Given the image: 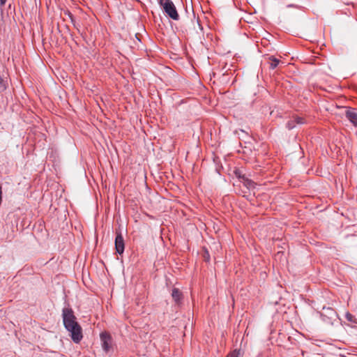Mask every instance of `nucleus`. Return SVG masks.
<instances>
[{
	"mask_svg": "<svg viewBox=\"0 0 357 357\" xmlns=\"http://www.w3.org/2000/svg\"><path fill=\"white\" fill-rule=\"evenodd\" d=\"M6 0H0V6H3L5 5Z\"/></svg>",
	"mask_w": 357,
	"mask_h": 357,
	"instance_id": "obj_13",
	"label": "nucleus"
},
{
	"mask_svg": "<svg viewBox=\"0 0 357 357\" xmlns=\"http://www.w3.org/2000/svg\"><path fill=\"white\" fill-rule=\"evenodd\" d=\"M345 319L347 321L350 322L351 324H357L356 317L349 312H347L345 314Z\"/></svg>",
	"mask_w": 357,
	"mask_h": 357,
	"instance_id": "obj_9",
	"label": "nucleus"
},
{
	"mask_svg": "<svg viewBox=\"0 0 357 357\" xmlns=\"http://www.w3.org/2000/svg\"><path fill=\"white\" fill-rule=\"evenodd\" d=\"M172 298L174 299V301L177 304H178L183 298V294H182L181 291L177 288H174L172 289Z\"/></svg>",
	"mask_w": 357,
	"mask_h": 357,
	"instance_id": "obj_7",
	"label": "nucleus"
},
{
	"mask_svg": "<svg viewBox=\"0 0 357 357\" xmlns=\"http://www.w3.org/2000/svg\"><path fill=\"white\" fill-rule=\"evenodd\" d=\"M1 201H2V187H1V185L0 184V204H1Z\"/></svg>",
	"mask_w": 357,
	"mask_h": 357,
	"instance_id": "obj_12",
	"label": "nucleus"
},
{
	"mask_svg": "<svg viewBox=\"0 0 357 357\" xmlns=\"http://www.w3.org/2000/svg\"><path fill=\"white\" fill-rule=\"evenodd\" d=\"M241 351L240 350H234L231 353H229L227 357H240Z\"/></svg>",
	"mask_w": 357,
	"mask_h": 357,
	"instance_id": "obj_11",
	"label": "nucleus"
},
{
	"mask_svg": "<svg viewBox=\"0 0 357 357\" xmlns=\"http://www.w3.org/2000/svg\"><path fill=\"white\" fill-rule=\"evenodd\" d=\"M345 116L355 127H357V112L354 109H347Z\"/></svg>",
	"mask_w": 357,
	"mask_h": 357,
	"instance_id": "obj_6",
	"label": "nucleus"
},
{
	"mask_svg": "<svg viewBox=\"0 0 357 357\" xmlns=\"http://www.w3.org/2000/svg\"><path fill=\"white\" fill-rule=\"evenodd\" d=\"M62 317L66 329L70 333L71 339L75 343H79L82 337V329L76 321L73 310L64 307L62 310Z\"/></svg>",
	"mask_w": 357,
	"mask_h": 357,
	"instance_id": "obj_1",
	"label": "nucleus"
},
{
	"mask_svg": "<svg viewBox=\"0 0 357 357\" xmlns=\"http://www.w3.org/2000/svg\"><path fill=\"white\" fill-rule=\"evenodd\" d=\"M306 123V120L301 116L294 115L291 118L288 120L286 123V128L289 130H292L296 127V125H301Z\"/></svg>",
	"mask_w": 357,
	"mask_h": 357,
	"instance_id": "obj_3",
	"label": "nucleus"
},
{
	"mask_svg": "<svg viewBox=\"0 0 357 357\" xmlns=\"http://www.w3.org/2000/svg\"><path fill=\"white\" fill-rule=\"evenodd\" d=\"M100 340L102 342V347L106 352L109 351L112 347V337L107 333H102L100 334Z\"/></svg>",
	"mask_w": 357,
	"mask_h": 357,
	"instance_id": "obj_4",
	"label": "nucleus"
},
{
	"mask_svg": "<svg viewBox=\"0 0 357 357\" xmlns=\"http://www.w3.org/2000/svg\"><path fill=\"white\" fill-rule=\"evenodd\" d=\"M244 184L248 189L255 188V183L251 180L245 179L244 181Z\"/></svg>",
	"mask_w": 357,
	"mask_h": 357,
	"instance_id": "obj_10",
	"label": "nucleus"
},
{
	"mask_svg": "<svg viewBox=\"0 0 357 357\" xmlns=\"http://www.w3.org/2000/svg\"><path fill=\"white\" fill-rule=\"evenodd\" d=\"M115 248H116V252L119 253V255L123 254L124 252V248H125L124 240H123V238L120 232L116 233V236L115 238Z\"/></svg>",
	"mask_w": 357,
	"mask_h": 357,
	"instance_id": "obj_5",
	"label": "nucleus"
},
{
	"mask_svg": "<svg viewBox=\"0 0 357 357\" xmlns=\"http://www.w3.org/2000/svg\"><path fill=\"white\" fill-rule=\"evenodd\" d=\"M281 63L280 60L274 57V56H270L269 57V65L271 69H275L276 67L278 66V65Z\"/></svg>",
	"mask_w": 357,
	"mask_h": 357,
	"instance_id": "obj_8",
	"label": "nucleus"
},
{
	"mask_svg": "<svg viewBox=\"0 0 357 357\" xmlns=\"http://www.w3.org/2000/svg\"><path fill=\"white\" fill-rule=\"evenodd\" d=\"M159 3L170 18L174 20H178L179 15L174 3L171 0H159Z\"/></svg>",
	"mask_w": 357,
	"mask_h": 357,
	"instance_id": "obj_2",
	"label": "nucleus"
}]
</instances>
